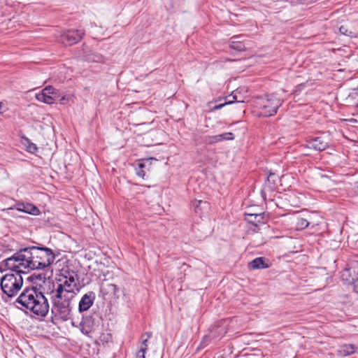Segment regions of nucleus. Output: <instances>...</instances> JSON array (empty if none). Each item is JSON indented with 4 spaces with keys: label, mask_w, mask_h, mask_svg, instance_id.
Instances as JSON below:
<instances>
[{
    "label": "nucleus",
    "mask_w": 358,
    "mask_h": 358,
    "mask_svg": "<svg viewBox=\"0 0 358 358\" xmlns=\"http://www.w3.org/2000/svg\"><path fill=\"white\" fill-rule=\"evenodd\" d=\"M15 208L17 210L20 212H24L26 213H29L31 215H38L39 213V210L37 207L34 206L29 203H19L15 206Z\"/></svg>",
    "instance_id": "obj_14"
},
{
    "label": "nucleus",
    "mask_w": 358,
    "mask_h": 358,
    "mask_svg": "<svg viewBox=\"0 0 358 358\" xmlns=\"http://www.w3.org/2000/svg\"><path fill=\"white\" fill-rule=\"evenodd\" d=\"M283 101L276 94L266 95L259 99L257 104L262 109V115L269 117L277 113L278 108L282 105Z\"/></svg>",
    "instance_id": "obj_3"
},
{
    "label": "nucleus",
    "mask_w": 358,
    "mask_h": 358,
    "mask_svg": "<svg viewBox=\"0 0 358 358\" xmlns=\"http://www.w3.org/2000/svg\"><path fill=\"white\" fill-rule=\"evenodd\" d=\"M146 350H147V348H141V349L138 351V352L137 358H145V354Z\"/></svg>",
    "instance_id": "obj_24"
},
{
    "label": "nucleus",
    "mask_w": 358,
    "mask_h": 358,
    "mask_svg": "<svg viewBox=\"0 0 358 358\" xmlns=\"http://www.w3.org/2000/svg\"><path fill=\"white\" fill-rule=\"evenodd\" d=\"M12 273L5 274L0 281L1 289L8 297H13L18 293L23 285L21 273H27L24 269L8 268Z\"/></svg>",
    "instance_id": "obj_2"
},
{
    "label": "nucleus",
    "mask_w": 358,
    "mask_h": 358,
    "mask_svg": "<svg viewBox=\"0 0 358 358\" xmlns=\"http://www.w3.org/2000/svg\"><path fill=\"white\" fill-rule=\"evenodd\" d=\"M145 166L144 164L139 163L138 169H136V174L143 178L145 176V171L143 170V168Z\"/></svg>",
    "instance_id": "obj_22"
},
{
    "label": "nucleus",
    "mask_w": 358,
    "mask_h": 358,
    "mask_svg": "<svg viewBox=\"0 0 358 358\" xmlns=\"http://www.w3.org/2000/svg\"><path fill=\"white\" fill-rule=\"evenodd\" d=\"M245 219L248 222L252 224L255 226H258L259 224L265 222V214L264 213H248L245 214Z\"/></svg>",
    "instance_id": "obj_13"
},
{
    "label": "nucleus",
    "mask_w": 358,
    "mask_h": 358,
    "mask_svg": "<svg viewBox=\"0 0 358 358\" xmlns=\"http://www.w3.org/2000/svg\"><path fill=\"white\" fill-rule=\"evenodd\" d=\"M148 338H150L151 336V333H148Z\"/></svg>",
    "instance_id": "obj_32"
},
{
    "label": "nucleus",
    "mask_w": 358,
    "mask_h": 358,
    "mask_svg": "<svg viewBox=\"0 0 358 358\" xmlns=\"http://www.w3.org/2000/svg\"><path fill=\"white\" fill-rule=\"evenodd\" d=\"M210 341V337L209 336H204L203 338L202 342L201 343V346L204 347L208 344V343Z\"/></svg>",
    "instance_id": "obj_26"
},
{
    "label": "nucleus",
    "mask_w": 358,
    "mask_h": 358,
    "mask_svg": "<svg viewBox=\"0 0 358 358\" xmlns=\"http://www.w3.org/2000/svg\"><path fill=\"white\" fill-rule=\"evenodd\" d=\"M250 268L252 269H259L268 268V264L265 262L264 258L257 257L249 263Z\"/></svg>",
    "instance_id": "obj_17"
},
{
    "label": "nucleus",
    "mask_w": 358,
    "mask_h": 358,
    "mask_svg": "<svg viewBox=\"0 0 358 358\" xmlns=\"http://www.w3.org/2000/svg\"><path fill=\"white\" fill-rule=\"evenodd\" d=\"M61 96L59 90L51 85L45 87L42 91L36 94V99L47 104L53 103Z\"/></svg>",
    "instance_id": "obj_5"
},
{
    "label": "nucleus",
    "mask_w": 358,
    "mask_h": 358,
    "mask_svg": "<svg viewBox=\"0 0 358 358\" xmlns=\"http://www.w3.org/2000/svg\"><path fill=\"white\" fill-rule=\"evenodd\" d=\"M84 35L80 29H69L59 36V41L65 45H72L79 42Z\"/></svg>",
    "instance_id": "obj_8"
},
{
    "label": "nucleus",
    "mask_w": 358,
    "mask_h": 358,
    "mask_svg": "<svg viewBox=\"0 0 358 358\" xmlns=\"http://www.w3.org/2000/svg\"><path fill=\"white\" fill-rule=\"evenodd\" d=\"M307 146L309 148L321 151L325 150L329 146V143L324 137L319 136L309 140L307 142Z\"/></svg>",
    "instance_id": "obj_10"
},
{
    "label": "nucleus",
    "mask_w": 358,
    "mask_h": 358,
    "mask_svg": "<svg viewBox=\"0 0 358 358\" xmlns=\"http://www.w3.org/2000/svg\"><path fill=\"white\" fill-rule=\"evenodd\" d=\"M357 274H358V271H357Z\"/></svg>",
    "instance_id": "obj_35"
},
{
    "label": "nucleus",
    "mask_w": 358,
    "mask_h": 358,
    "mask_svg": "<svg viewBox=\"0 0 358 358\" xmlns=\"http://www.w3.org/2000/svg\"><path fill=\"white\" fill-rule=\"evenodd\" d=\"M355 346L352 344H345L340 346L338 354L343 357L349 356L355 352Z\"/></svg>",
    "instance_id": "obj_16"
},
{
    "label": "nucleus",
    "mask_w": 358,
    "mask_h": 358,
    "mask_svg": "<svg viewBox=\"0 0 358 358\" xmlns=\"http://www.w3.org/2000/svg\"><path fill=\"white\" fill-rule=\"evenodd\" d=\"M226 105V103L224 102L222 103H220V104H218V105H215L211 110L213 111L214 110H220L221 108H222L223 107H224Z\"/></svg>",
    "instance_id": "obj_27"
},
{
    "label": "nucleus",
    "mask_w": 358,
    "mask_h": 358,
    "mask_svg": "<svg viewBox=\"0 0 358 358\" xmlns=\"http://www.w3.org/2000/svg\"><path fill=\"white\" fill-rule=\"evenodd\" d=\"M344 29V28H343V27H341L340 28V31H341V33H343L344 34H345V33L344 32V29Z\"/></svg>",
    "instance_id": "obj_30"
},
{
    "label": "nucleus",
    "mask_w": 358,
    "mask_h": 358,
    "mask_svg": "<svg viewBox=\"0 0 358 358\" xmlns=\"http://www.w3.org/2000/svg\"><path fill=\"white\" fill-rule=\"evenodd\" d=\"M230 47L234 50H237L239 51L244 49L243 44L238 41H231L230 43Z\"/></svg>",
    "instance_id": "obj_21"
},
{
    "label": "nucleus",
    "mask_w": 358,
    "mask_h": 358,
    "mask_svg": "<svg viewBox=\"0 0 358 358\" xmlns=\"http://www.w3.org/2000/svg\"><path fill=\"white\" fill-rule=\"evenodd\" d=\"M83 58L87 62L103 63L106 61V58L103 55L92 50L85 51Z\"/></svg>",
    "instance_id": "obj_12"
},
{
    "label": "nucleus",
    "mask_w": 358,
    "mask_h": 358,
    "mask_svg": "<svg viewBox=\"0 0 358 358\" xmlns=\"http://www.w3.org/2000/svg\"><path fill=\"white\" fill-rule=\"evenodd\" d=\"M40 292L36 287H27L17 299V302L28 309L38 296Z\"/></svg>",
    "instance_id": "obj_7"
},
{
    "label": "nucleus",
    "mask_w": 358,
    "mask_h": 358,
    "mask_svg": "<svg viewBox=\"0 0 358 358\" xmlns=\"http://www.w3.org/2000/svg\"><path fill=\"white\" fill-rule=\"evenodd\" d=\"M34 303H31L30 308H28L29 310L33 312V313L44 317L47 315L49 310V303L46 297L43 295V294L40 292L38 293V296L36 298Z\"/></svg>",
    "instance_id": "obj_6"
},
{
    "label": "nucleus",
    "mask_w": 358,
    "mask_h": 358,
    "mask_svg": "<svg viewBox=\"0 0 358 358\" xmlns=\"http://www.w3.org/2000/svg\"><path fill=\"white\" fill-rule=\"evenodd\" d=\"M95 300V294L93 292H89L85 294L78 304V310L80 313L87 311L93 305Z\"/></svg>",
    "instance_id": "obj_9"
},
{
    "label": "nucleus",
    "mask_w": 358,
    "mask_h": 358,
    "mask_svg": "<svg viewBox=\"0 0 358 358\" xmlns=\"http://www.w3.org/2000/svg\"><path fill=\"white\" fill-rule=\"evenodd\" d=\"M310 222L305 218L298 217L296 219V227L297 229H303L309 225Z\"/></svg>",
    "instance_id": "obj_20"
},
{
    "label": "nucleus",
    "mask_w": 358,
    "mask_h": 358,
    "mask_svg": "<svg viewBox=\"0 0 358 358\" xmlns=\"http://www.w3.org/2000/svg\"><path fill=\"white\" fill-rule=\"evenodd\" d=\"M147 342H148V338L143 340L142 342V344L144 345L145 346H147V344H146Z\"/></svg>",
    "instance_id": "obj_29"
},
{
    "label": "nucleus",
    "mask_w": 358,
    "mask_h": 358,
    "mask_svg": "<svg viewBox=\"0 0 358 358\" xmlns=\"http://www.w3.org/2000/svg\"><path fill=\"white\" fill-rule=\"evenodd\" d=\"M59 283L56 289H61L64 294L70 296L76 295L74 290L77 289L78 275L74 272H66V274L63 275L59 279Z\"/></svg>",
    "instance_id": "obj_4"
},
{
    "label": "nucleus",
    "mask_w": 358,
    "mask_h": 358,
    "mask_svg": "<svg viewBox=\"0 0 358 358\" xmlns=\"http://www.w3.org/2000/svg\"><path fill=\"white\" fill-rule=\"evenodd\" d=\"M1 107H2V103L0 102V109L1 108ZM0 113H1V112H0Z\"/></svg>",
    "instance_id": "obj_33"
},
{
    "label": "nucleus",
    "mask_w": 358,
    "mask_h": 358,
    "mask_svg": "<svg viewBox=\"0 0 358 358\" xmlns=\"http://www.w3.org/2000/svg\"><path fill=\"white\" fill-rule=\"evenodd\" d=\"M74 296L66 295L61 289L52 292V313L56 319L67 321L70 319L72 310L71 300Z\"/></svg>",
    "instance_id": "obj_1"
},
{
    "label": "nucleus",
    "mask_w": 358,
    "mask_h": 358,
    "mask_svg": "<svg viewBox=\"0 0 358 358\" xmlns=\"http://www.w3.org/2000/svg\"><path fill=\"white\" fill-rule=\"evenodd\" d=\"M237 94H238V91L235 90L232 92L231 94L223 98L224 99V103H226V105L231 104L236 101V102H243L244 101L243 100L238 99Z\"/></svg>",
    "instance_id": "obj_19"
},
{
    "label": "nucleus",
    "mask_w": 358,
    "mask_h": 358,
    "mask_svg": "<svg viewBox=\"0 0 358 358\" xmlns=\"http://www.w3.org/2000/svg\"><path fill=\"white\" fill-rule=\"evenodd\" d=\"M201 203H202V201H195L194 202V207H195L196 208H199V205H200Z\"/></svg>",
    "instance_id": "obj_28"
},
{
    "label": "nucleus",
    "mask_w": 358,
    "mask_h": 358,
    "mask_svg": "<svg viewBox=\"0 0 358 358\" xmlns=\"http://www.w3.org/2000/svg\"><path fill=\"white\" fill-rule=\"evenodd\" d=\"M234 135L231 132L224 133L222 134L211 136L206 137V142L209 144H213L215 143L221 142L226 140H233Z\"/></svg>",
    "instance_id": "obj_15"
},
{
    "label": "nucleus",
    "mask_w": 358,
    "mask_h": 358,
    "mask_svg": "<svg viewBox=\"0 0 358 358\" xmlns=\"http://www.w3.org/2000/svg\"><path fill=\"white\" fill-rule=\"evenodd\" d=\"M27 150L29 152L34 153L37 150V147L35 144L31 143L28 147Z\"/></svg>",
    "instance_id": "obj_25"
},
{
    "label": "nucleus",
    "mask_w": 358,
    "mask_h": 358,
    "mask_svg": "<svg viewBox=\"0 0 358 358\" xmlns=\"http://www.w3.org/2000/svg\"><path fill=\"white\" fill-rule=\"evenodd\" d=\"M94 320L92 316L83 317L80 324V331L83 334L88 335L94 329Z\"/></svg>",
    "instance_id": "obj_11"
},
{
    "label": "nucleus",
    "mask_w": 358,
    "mask_h": 358,
    "mask_svg": "<svg viewBox=\"0 0 358 358\" xmlns=\"http://www.w3.org/2000/svg\"><path fill=\"white\" fill-rule=\"evenodd\" d=\"M118 291L117 286L112 283L103 285L101 287V292L106 294L115 295Z\"/></svg>",
    "instance_id": "obj_18"
},
{
    "label": "nucleus",
    "mask_w": 358,
    "mask_h": 358,
    "mask_svg": "<svg viewBox=\"0 0 358 358\" xmlns=\"http://www.w3.org/2000/svg\"><path fill=\"white\" fill-rule=\"evenodd\" d=\"M59 99L60 103L65 104L66 103H68L71 100L72 96L70 94H66L63 95L62 96H60Z\"/></svg>",
    "instance_id": "obj_23"
},
{
    "label": "nucleus",
    "mask_w": 358,
    "mask_h": 358,
    "mask_svg": "<svg viewBox=\"0 0 358 358\" xmlns=\"http://www.w3.org/2000/svg\"><path fill=\"white\" fill-rule=\"evenodd\" d=\"M344 29V28H343V27H341L340 28V31H341V33H343L344 34H345V33L344 32V29Z\"/></svg>",
    "instance_id": "obj_31"
},
{
    "label": "nucleus",
    "mask_w": 358,
    "mask_h": 358,
    "mask_svg": "<svg viewBox=\"0 0 358 358\" xmlns=\"http://www.w3.org/2000/svg\"><path fill=\"white\" fill-rule=\"evenodd\" d=\"M357 287H358V284H357Z\"/></svg>",
    "instance_id": "obj_34"
}]
</instances>
